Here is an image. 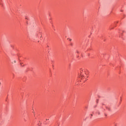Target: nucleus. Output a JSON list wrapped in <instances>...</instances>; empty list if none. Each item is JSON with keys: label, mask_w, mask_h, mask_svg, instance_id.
<instances>
[{"label": "nucleus", "mask_w": 126, "mask_h": 126, "mask_svg": "<svg viewBox=\"0 0 126 126\" xmlns=\"http://www.w3.org/2000/svg\"><path fill=\"white\" fill-rule=\"evenodd\" d=\"M83 71H84V70L82 69H81V70H80L81 75H80L81 77L84 76L83 75H82V72H83Z\"/></svg>", "instance_id": "nucleus-1"}, {"label": "nucleus", "mask_w": 126, "mask_h": 126, "mask_svg": "<svg viewBox=\"0 0 126 126\" xmlns=\"http://www.w3.org/2000/svg\"><path fill=\"white\" fill-rule=\"evenodd\" d=\"M16 63V61L14 60L13 62H12V63Z\"/></svg>", "instance_id": "nucleus-2"}, {"label": "nucleus", "mask_w": 126, "mask_h": 126, "mask_svg": "<svg viewBox=\"0 0 126 126\" xmlns=\"http://www.w3.org/2000/svg\"><path fill=\"white\" fill-rule=\"evenodd\" d=\"M21 66H24V65H22V63H21Z\"/></svg>", "instance_id": "nucleus-3"}, {"label": "nucleus", "mask_w": 126, "mask_h": 126, "mask_svg": "<svg viewBox=\"0 0 126 126\" xmlns=\"http://www.w3.org/2000/svg\"><path fill=\"white\" fill-rule=\"evenodd\" d=\"M0 85H1V83L0 82Z\"/></svg>", "instance_id": "nucleus-4"}, {"label": "nucleus", "mask_w": 126, "mask_h": 126, "mask_svg": "<svg viewBox=\"0 0 126 126\" xmlns=\"http://www.w3.org/2000/svg\"><path fill=\"white\" fill-rule=\"evenodd\" d=\"M69 41H71V39H69Z\"/></svg>", "instance_id": "nucleus-5"}, {"label": "nucleus", "mask_w": 126, "mask_h": 126, "mask_svg": "<svg viewBox=\"0 0 126 126\" xmlns=\"http://www.w3.org/2000/svg\"><path fill=\"white\" fill-rule=\"evenodd\" d=\"M84 72H85V73H86V71H84Z\"/></svg>", "instance_id": "nucleus-6"}]
</instances>
